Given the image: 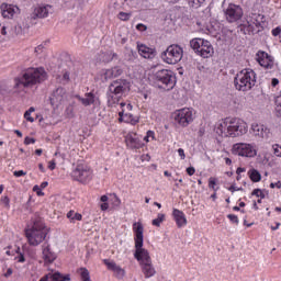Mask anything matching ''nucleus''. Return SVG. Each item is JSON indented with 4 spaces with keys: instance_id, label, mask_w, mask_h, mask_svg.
Returning a JSON list of instances; mask_svg holds the SVG:
<instances>
[{
    "instance_id": "nucleus-52",
    "label": "nucleus",
    "mask_w": 281,
    "mask_h": 281,
    "mask_svg": "<svg viewBox=\"0 0 281 281\" xmlns=\"http://www.w3.org/2000/svg\"><path fill=\"white\" fill-rule=\"evenodd\" d=\"M13 175H14V177H23V176L27 175V172L20 170V171H14Z\"/></svg>"
},
{
    "instance_id": "nucleus-59",
    "label": "nucleus",
    "mask_w": 281,
    "mask_h": 281,
    "mask_svg": "<svg viewBox=\"0 0 281 281\" xmlns=\"http://www.w3.org/2000/svg\"><path fill=\"white\" fill-rule=\"evenodd\" d=\"M110 207V205L106 202H103V204H101V211H106Z\"/></svg>"
},
{
    "instance_id": "nucleus-27",
    "label": "nucleus",
    "mask_w": 281,
    "mask_h": 281,
    "mask_svg": "<svg viewBox=\"0 0 281 281\" xmlns=\"http://www.w3.org/2000/svg\"><path fill=\"white\" fill-rule=\"evenodd\" d=\"M204 42L205 40L202 38H193L190 41V47L191 49H194V52L199 53Z\"/></svg>"
},
{
    "instance_id": "nucleus-16",
    "label": "nucleus",
    "mask_w": 281,
    "mask_h": 281,
    "mask_svg": "<svg viewBox=\"0 0 281 281\" xmlns=\"http://www.w3.org/2000/svg\"><path fill=\"white\" fill-rule=\"evenodd\" d=\"M40 281H70V276L60 272H49L41 278Z\"/></svg>"
},
{
    "instance_id": "nucleus-53",
    "label": "nucleus",
    "mask_w": 281,
    "mask_h": 281,
    "mask_svg": "<svg viewBox=\"0 0 281 281\" xmlns=\"http://www.w3.org/2000/svg\"><path fill=\"white\" fill-rule=\"evenodd\" d=\"M194 172H195L194 167L187 168V173L189 175V177H192V175H194Z\"/></svg>"
},
{
    "instance_id": "nucleus-35",
    "label": "nucleus",
    "mask_w": 281,
    "mask_h": 281,
    "mask_svg": "<svg viewBox=\"0 0 281 281\" xmlns=\"http://www.w3.org/2000/svg\"><path fill=\"white\" fill-rule=\"evenodd\" d=\"M266 193L268 194V191L266 190H260V189H254V191L251 192V194L254 196H257L259 199H266Z\"/></svg>"
},
{
    "instance_id": "nucleus-55",
    "label": "nucleus",
    "mask_w": 281,
    "mask_h": 281,
    "mask_svg": "<svg viewBox=\"0 0 281 281\" xmlns=\"http://www.w3.org/2000/svg\"><path fill=\"white\" fill-rule=\"evenodd\" d=\"M48 168H49V170H54L56 168V161L55 160H50L48 162Z\"/></svg>"
},
{
    "instance_id": "nucleus-44",
    "label": "nucleus",
    "mask_w": 281,
    "mask_h": 281,
    "mask_svg": "<svg viewBox=\"0 0 281 281\" xmlns=\"http://www.w3.org/2000/svg\"><path fill=\"white\" fill-rule=\"evenodd\" d=\"M227 218L231 220L232 223L239 224V220H238L237 216L234 215V214L227 215Z\"/></svg>"
},
{
    "instance_id": "nucleus-8",
    "label": "nucleus",
    "mask_w": 281,
    "mask_h": 281,
    "mask_svg": "<svg viewBox=\"0 0 281 281\" xmlns=\"http://www.w3.org/2000/svg\"><path fill=\"white\" fill-rule=\"evenodd\" d=\"M155 78L157 82L161 83V86H159L160 89H165L167 91H170V89H175L177 77H175V72H172L171 70H167V69L158 70L155 74Z\"/></svg>"
},
{
    "instance_id": "nucleus-14",
    "label": "nucleus",
    "mask_w": 281,
    "mask_h": 281,
    "mask_svg": "<svg viewBox=\"0 0 281 281\" xmlns=\"http://www.w3.org/2000/svg\"><path fill=\"white\" fill-rule=\"evenodd\" d=\"M257 61L265 69H273V57L262 50L257 53Z\"/></svg>"
},
{
    "instance_id": "nucleus-21",
    "label": "nucleus",
    "mask_w": 281,
    "mask_h": 281,
    "mask_svg": "<svg viewBox=\"0 0 281 281\" xmlns=\"http://www.w3.org/2000/svg\"><path fill=\"white\" fill-rule=\"evenodd\" d=\"M243 172H247V176L248 177H262V172L257 170L256 168L254 167H248V168H245V167H238L237 170H236V175L238 177H240V175Z\"/></svg>"
},
{
    "instance_id": "nucleus-23",
    "label": "nucleus",
    "mask_w": 281,
    "mask_h": 281,
    "mask_svg": "<svg viewBox=\"0 0 281 281\" xmlns=\"http://www.w3.org/2000/svg\"><path fill=\"white\" fill-rule=\"evenodd\" d=\"M138 54L143 56V58H153L155 56V49L144 45L137 44Z\"/></svg>"
},
{
    "instance_id": "nucleus-30",
    "label": "nucleus",
    "mask_w": 281,
    "mask_h": 281,
    "mask_svg": "<svg viewBox=\"0 0 281 281\" xmlns=\"http://www.w3.org/2000/svg\"><path fill=\"white\" fill-rule=\"evenodd\" d=\"M89 168L86 166V165H78L77 168H76V172H78L79 177H89V175H91L89 172Z\"/></svg>"
},
{
    "instance_id": "nucleus-63",
    "label": "nucleus",
    "mask_w": 281,
    "mask_h": 281,
    "mask_svg": "<svg viewBox=\"0 0 281 281\" xmlns=\"http://www.w3.org/2000/svg\"><path fill=\"white\" fill-rule=\"evenodd\" d=\"M147 137H151L153 139H155V132H153V131H148L147 132Z\"/></svg>"
},
{
    "instance_id": "nucleus-34",
    "label": "nucleus",
    "mask_w": 281,
    "mask_h": 281,
    "mask_svg": "<svg viewBox=\"0 0 281 281\" xmlns=\"http://www.w3.org/2000/svg\"><path fill=\"white\" fill-rule=\"evenodd\" d=\"M72 181H77L78 183L82 186H87L90 183L91 179L87 177H75L72 178Z\"/></svg>"
},
{
    "instance_id": "nucleus-50",
    "label": "nucleus",
    "mask_w": 281,
    "mask_h": 281,
    "mask_svg": "<svg viewBox=\"0 0 281 281\" xmlns=\"http://www.w3.org/2000/svg\"><path fill=\"white\" fill-rule=\"evenodd\" d=\"M280 34H281V27L280 26L272 30V35L273 36H280Z\"/></svg>"
},
{
    "instance_id": "nucleus-31",
    "label": "nucleus",
    "mask_w": 281,
    "mask_h": 281,
    "mask_svg": "<svg viewBox=\"0 0 281 281\" xmlns=\"http://www.w3.org/2000/svg\"><path fill=\"white\" fill-rule=\"evenodd\" d=\"M103 265H105L106 268H108V270L111 271V272H112V271H115V270H117V269L121 268L120 265H116L115 261H112V260H110V259L103 260Z\"/></svg>"
},
{
    "instance_id": "nucleus-1",
    "label": "nucleus",
    "mask_w": 281,
    "mask_h": 281,
    "mask_svg": "<svg viewBox=\"0 0 281 281\" xmlns=\"http://www.w3.org/2000/svg\"><path fill=\"white\" fill-rule=\"evenodd\" d=\"M133 232H134V243H135V251L134 258L138 261L140 271L143 272L145 279L153 278L157 271H155L153 260L150 257V252L143 248L144 246V227L140 222H135L133 224Z\"/></svg>"
},
{
    "instance_id": "nucleus-37",
    "label": "nucleus",
    "mask_w": 281,
    "mask_h": 281,
    "mask_svg": "<svg viewBox=\"0 0 281 281\" xmlns=\"http://www.w3.org/2000/svg\"><path fill=\"white\" fill-rule=\"evenodd\" d=\"M164 221H165V214L159 213V214H158V218L153 220V226H155V227H160V226H161V223H162Z\"/></svg>"
},
{
    "instance_id": "nucleus-19",
    "label": "nucleus",
    "mask_w": 281,
    "mask_h": 281,
    "mask_svg": "<svg viewBox=\"0 0 281 281\" xmlns=\"http://www.w3.org/2000/svg\"><path fill=\"white\" fill-rule=\"evenodd\" d=\"M42 256L44 258L45 263L52 265L56 260L55 252L50 251L49 245L44 244L42 246Z\"/></svg>"
},
{
    "instance_id": "nucleus-60",
    "label": "nucleus",
    "mask_w": 281,
    "mask_h": 281,
    "mask_svg": "<svg viewBox=\"0 0 281 281\" xmlns=\"http://www.w3.org/2000/svg\"><path fill=\"white\" fill-rule=\"evenodd\" d=\"M24 261H26V259L22 254H20V256L18 257V262L23 263Z\"/></svg>"
},
{
    "instance_id": "nucleus-32",
    "label": "nucleus",
    "mask_w": 281,
    "mask_h": 281,
    "mask_svg": "<svg viewBox=\"0 0 281 281\" xmlns=\"http://www.w3.org/2000/svg\"><path fill=\"white\" fill-rule=\"evenodd\" d=\"M114 278H116L117 280H123V278H125V269H122L121 267L112 270Z\"/></svg>"
},
{
    "instance_id": "nucleus-3",
    "label": "nucleus",
    "mask_w": 281,
    "mask_h": 281,
    "mask_svg": "<svg viewBox=\"0 0 281 281\" xmlns=\"http://www.w3.org/2000/svg\"><path fill=\"white\" fill-rule=\"evenodd\" d=\"M217 135L224 137H240L247 133V123L240 119H232L216 127Z\"/></svg>"
},
{
    "instance_id": "nucleus-10",
    "label": "nucleus",
    "mask_w": 281,
    "mask_h": 281,
    "mask_svg": "<svg viewBox=\"0 0 281 281\" xmlns=\"http://www.w3.org/2000/svg\"><path fill=\"white\" fill-rule=\"evenodd\" d=\"M243 8L236 4H228L227 9L225 10V18L228 23H237L243 19Z\"/></svg>"
},
{
    "instance_id": "nucleus-54",
    "label": "nucleus",
    "mask_w": 281,
    "mask_h": 281,
    "mask_svg": "<svg viewBox=\"0 0 281 281\" xmlns=\"http://www.w3.org/2000/svg\"><path fill=\"white\" fill-rule=\"evenodd\" d=\"M178 155L181 157V159H186V151L183 150V148L178 149Z\"/></svg>"
},
{
    "instance_id": "nucleus-40",
    "label": "nucleus",
    "mask_w": 281,
    "mask_h": 281,
    "mask_svg": "<svg viewBox=\"0 0 281 281\" xmlns=\"http://www.w3.org/2000/svg\"><path fill=\"white\" fill-rule=\"evenodd\" d=\"M119 19H120L121 21H128V19H131V13L120 12V13H119Z\"/></svg>"
},
{
    "instance_id": "nucleus-45",
    "label": "nucleus",
    "mask_w": 281,
    "mask_h": 281,
    "mask_svg": "<svg viewBox=\"0 0 281 281\" xmlns=\"http://www.w3.org/2000/svg\"><path fill=\"white\" fill-rule=\"evenodd\" d=\"M120 105H121L122 108L125 106V109H123V110H125V113H126V111H132V110H133V105H131V103H128V104L126 105V103L121 102Z\"/></svg>"
},
{
    "instance_id": "nucleus-12",
    "label": "nucleus",
    "mask_w": 281,
    "mask_h": 281,
    "mask_svg": "<svg viewBox=\"0 0 281 281\" xmlns=\"http://www.w3.org/2000/svg\"><path fill=\"white\" fill-rule=\"evenodd\" d=\"M67 100V91L65 88L59 87L56 90H54L49 97V102L54 109H58L63 102Z\"/></svg>"
},
{
    "instance_id": "nucleus-6",
    "label": "nucleus",
    "mask_w": 281,
    "mask_h": 281,
    "mask_svg": "<svg viewBox=\"0 0 281 281\" xmlns=\"http://www.w3.org/2000/svg\"><path fill=\"white\" fill-rule=\"evenodd\" d=\"M26 239L31 246H38L47 237V228H45L43 222L36 220L33 227L25 229Z\"/></svg>"
},
{
    "instance_id": "nucleus-15",
    "label": "nucleus",
    "mask_w": 281,
    "mask_h": 281,
    "mask_svg": "<svg viewBox=\"0 0 281 281\" xmlns=\"http://www.w3.org/2000/svg\"><path fill=\"white\" fill-rule=\"evenodd\" d=\"M250 131L255 137H261V139L269 137V128L262 124L254 123Z\"/></svg>"
},
{
    "instance_id": "nucleus-39",
    "label": "nucleus",
    "mask_w": 281,
    "mask_h": 281,
    "mask_svg": "<svg viewBox=\"0 0 281 281\" xmlns=\"http://www.w3.org/2000/svg\"><path fill=\"white\" fill-rule=\"evenodd\" d=\"M128 63H135L137 60V52L131 50V53L127 56Z\"/></svg>"
},
{
    "instance_id": "nucleus-38",
    "label": "nucleus",
    "mask_w": 281,
    "mask_h": 281,
    "mask_svg": "<svg viewBox=\"0 0 281 281\" xmlns=\"http://www.w3.org/2000/svg\"><path fill=\"white\" fill-rule=\"evenodd\" d=\"M205 0H188V3L190 8H201V3H203Z\"/></svg>"
},
{
    "instance_id": "nucleus-5",
    "label": "nucleus",
    "mask_w": 281,
    "mask_h": 281,
    "mask_svg": "<svg viewBox=\"0 0 281 281\" xmlns=\"http://www.w3.org/2000/svg\"><path fill=\"white\" fill-rule=\"evenodd\" d=\"M234 85L237 91H251L256 85V72L251 69L240 70L234 78Z\"/></svg>"
},
{
    "instance_id": "nucleus-46",
    "label": "nucleus",
    "mask_w": 281,
    "mask_h": 281,
    "mask_svg": "<svg viewBox=\"0 0 281 281\" xmlns=\"http://www.w3.org/2000/svg\"><path fill=\"white\" fill-rule=\"evenodd\" d=\"M30 115H32V113H30V111H26V112L24 113L25 120H27V122H34V117H32V116H30Z\"/></svg>"
},
{
    "instance_id": "nucleus-51",
    "label": "nucleus",
    "mask_w": 281,
    "mask_h": 281,
    "mask_svg": "<svg viewBox=\"0 0 281 281\" xmlns=\"http://www.w3.org/2000/svg\"><path fill=\"white\" fill-rule=\"evenodd\" d=\"M15 34H23V26L21 24L15 25Z\"/></svg>"
},
{
    "instance_id": "nucleus-47",
    "label": "nucleus",
    "mask_w": 281,
    "mask_h": 281,
    "mask_svg": "<svg viewBox=\"0 0 281 281\" xmlns=\"http://www.w3.org/2000/svg\"><path fill=\"white\" fill-rule=\"evenodd\" d=\"M61 81L64 82V85H67V82H69V74L67 71L63 75Z\"/></svg>"
},
{
    "instance_id": "nucleus-41",
    "label": "nucleus",
    "mask_w": 281,
    "mask_h": 281,
    "mask_svg": "<svg viewBox=\"0 0 281 281\" xmlns=\"http://www.w3.org/2000/svg\"><path fill=\"white\" fill-rule=\"evenodd\" d=\"M228 191H231L232 193H235L236 191H243L241 187H236V183L233 182L231 187H228Z\"/></svg>"
},
{
    "instance_id": "nucleus-7",
    "label": "nucleus",
    "mask_w": 281,
    "mask_h": 281,
    "mask_svg": "<svg viewBox=\"0 0 281 281\" xmlns=\"http://www.w3.org/2000/svg\"><path fill=\"white\" fill-rule=\"evenodd\" d=\"M160 57L167 65H177L183 58V48L177 44L170 45L161 53Z\"/></svg>"
},
{
    "instance_id": "nucleus-17",
    "label": "nucleus",
    "mask_w": 281,
    "mask_h": 281,
    "mask_svg": "<svg viewBox=\"0 0 281 281\" xmlns=\"http://www.w3.org/2000/svg\"><path fill=\"white\" fill-rule=\"evenodd\" d=\"M198 54L202 56V58H210L214 55V47L212 46V43L210 41H205L202 43L200 50H198Z\"/></svg>"
},
{
    "instance_id": "nucleus-64",
    "label": "nucleus",
    "mask_w": 281,
    "mask_h": 281,
    "mask_svg": "<svg viewBox=\"0 0 281 281\" xmlns=\"http://www.w3.org/2000/svg\"><path fill=\"white\" fill-rule=\"evenodd\" d=\"M101 202L106 203L108 202V196L106 195L101 196Z\"/></svg>"
},
{
    "instance_id": "nucleus-57",
    "label": "nucleus",
    "mask_w": 281,
    "mask_h": 281,
    "mask_svg": "<svg viewBox=\"0 0 281 281\" xmlns=\"http://www.w3.org/2000/svg\"><path fill=\"white\" fill-rule=\"evenodd\" d=\"M12 273H13V270H12L11 268H9V269H8V271H7V272H4V278H9V277H11V276H12Z\"/></svg>"
},
{
    "instance_id": "nucleus-11",
    "label": "nucleus",
    "mask_w": 281,
    "mask_h": 281,
    "mask_svg": "<svg viewBox=\"0 0 281 281\" xmlns=\"http://www.w3.org/2000/svg\"><path fill=\"white\" fill-rule=\"evenodd\" d=\"M175 121L180 125V126H188L190 122L194 120L192 115V110L190 108H183L181 110H178L175 113Z\"/></svg>"
},
{
    "instance_id": "nucleus-58",
    "label": "nucleus",
    "mask_w": 281,
    "mask_h": 281,
    "mask_svg": "<svg viewBox=\"0 0 281 281\" xmlns=\"http://www.w3.org/2000/svg\"><path fill=\"white\" fill-rule=\"evenodd\" d=\"M272 87H278V85H280V80H278L277 78H273L271 81Z\"/></svg>"
},
{
    "instance_id": "nucleus-4",
    "label": "nucleus",
    "mask_w": 281,
    "mask_h": 281,
    "mask_svg": "<svg viewBox=\"0 0 281 281\" xmlns=\"http://www.w3.org/2000/svg\"><path fill=\"white\" fill-rule=\"evenodd\" d=\"M131 91V81L126 79H117L111 82L109 86L108 105L113 108L120 104L122 95Z\"/></svg>"
},
{
    "instance_id": "nucleus-26",
    "label": "nucleus",
    "mask_w": 281,
    "mask_h": 281,
    "mask_svg": "<svg viewBox=\"0 0 281 281\" xmlns=\"http://www.w3.org/2000/svg\"><path fill=\"white\" fill-rule=\"evenodd\" d=\"M248 25H249V27H251V25H256V27H263L265 15L254 14L251 16L250 21H248Z\"/></svg>"
},
{
    "instance_id": "nucleus-48",
    "label": "nucleus",
    "mask_w": 281,
    "mask_h": 281,
    "mask_svg": "<svg viewBox=\"0 0 281 281\" xmlns=\"http://www.w3.org/2000/svg\"><path fill=\"white\" fill-rule=\"evenodd\" d=\"M136 30H138L139 32H146V30H148V27L144 24H137Z\"/></svg>"
},
{
    "instance_id": "nucleus-18",
    "label": "nucleus",
    "mask_w": 281,
    "mask_h": 281,
    "mask_svg": "<svg viewBox=\"0 0 281 281\" xmlns=\"http://www.w3.org/2000/svg\"><path fill=\"white\" fill-rule=\"evenodd\" d=\"M1 14L3 19H12L14 14H16V11L19 10V7H14L12 4L2 3L0 5Z\"/></svg>"
},
{
    "instance_id": "nucleus-36",
    "label": "nucleus",
    "mask_w": 281,
    "mask_h": 281,
    "mask_svg": "<svg viewBox=\"0 0 281 281\" xmlns=\"http://www.w3.org/2000/svg\"><path fill=\"white\" fill-rule=\"evenodd\" d=\"M274 104H276V113L278 117H281V95L274 99Z\"/></svg>"
},
{
    "instance_id": "nucleus-29",
    "label": "nucleus",
    "mask_w": 281,
    "mask_h": 281,
    "mask_svg": "<svg viewBox=\"0 0 281 281\" xmlns=\"http://www.w3.org/2000/svg\"><path fill=\"white\" fill-rule=\"evenodd\" d=\"M67 218L70 220V223H75L76 221L80 222L83 216L80 213H75V211H68Z\"/></svg>"
},
{
    "instance_id": "nucleus-2",
    "label": "nucleus",
    "mask_w": 281,
    "mask_h": 281,
    "mask_svg": "<svg viewBox=\"0 0 281 281\" xmlns=\"http://www.w3.org/2000/svg\"><path fill=\"white\" fill-rule=\"evenodd\" d=\"M45 80H47L45 68H29L14 78V89L24 91V89H32V87L45 82Z\"/></svg>"
},
{
    "instance_id": "nucleus-28",
    "label": "nucleus",
    "mask_w": 281,
    "mask_h": 281,
    "mask_svg": "<svg viewBox=\"0 0 281 281\" xmlns=\"http://www.w3.org/2000/svg\"><path fill=\"white\" fill-rule=\"evenodd\" d=\"M207 188L213 192H217L220 190V180L216 178H210L207 181Z\"/></svg>"
},
{
    "instance_id": "nucleus-9",
    "label": "nucleus",
    "mask_w": 281,
    "mask_h": 281,
    "mask_svg": "<svg viewBox=\"0 0 281 281\" xmlns=\"http://www.w3.org/2000/svg\"><path fill=\"white\" fill-rule=\"evenodd\" d=\"M232 153L233 155H238V157H256L257 155L254 146L246 143H237L233 145Z\"/></svg>"
},
{
    "instance_id": "nucleus-61",
    "label": "nucleus",
    "mask_w": 281,
    "mask_h": 281,
    "mask_svg": "<svg viewBox=\"0 0 281 281\" xmlns=\"http://www.w3.org/2000/svg\"><path fill=\"white\" fill-rule=\"evenodd\" d=\"M175 182H176V187H180V186H182V183H183V179H175Z\"/></svg>"
},
{
    "instance_id": "nucleus-42",
    "label": "nucleus",
    "mask_w": 281,
    "mask_h": 281,
    "mask_svg": "<svg viewBox=\"0 0 281 281\" xmlns=\"http://www.w3.org/2000/svg\"><path fill=\"white\" fill-rule=\"evenodd\" d=\"M43 189L40 188V186H34L33 191L36 193L38 196H44V192L42 191Z\"/></svg>"
},
{
    "instance_id": "nucleus-20",
    "label": "nucleus",
    "mask_w": 281,
    "mask_h": 281,
    "mask_svg": "<svg viewBox=\"0 0 281 281\" xmlns=\"http://www.w3.org/2000/svg\"><path fill=\"white\" fill-rule=\"evenodd\" d=\"M124 74V70L120 66L106 69L103 74L104 80H111L112 78H117Z\"/></svg>"
},
{
    "instance_id": "nucleus-13",
    "label": "nucleus",
    "mask_w": 281,
    "mask_h": 281,
    "mask_svg": "<svg viewBox=\"0 0 281 281\" xmlns=\"http://www.w3.org/2000/svg\"><path fill=\"white\" fill-rule=\"evenodd\" d=\"M49 10H52V5H40L36 7L31 13V21H36V19H47L49 16Z\"/></svg>"
},
{
    "instance_id": "nucleus-49",
    "label": "nucleus",
    "mask_w": 281,
    "mask_h": 281,
    "mask_svg": "<svg viewBox=\"0 0 281 281\" xmlns=\"http://www.w3.org/2000/svg\"><path fill=\"white\" fill-rule=\"evenodd\" d=\"M270 188L271 189H274V188L281 189V181L270 182Z\"/></svg>"
},
{
    "instance_id": "nucleus-25",
    "label": "nucleus",
    "mask_w": 281,
    "mask_h": 281,
    "mask_svg": "<svg viewBox=\"0 0 281 281\" xmlns=\"http://www.w3.org/2000/svg\"><path fill=\"white\" fill-rule=\"evenodd\" d=\"M77 100L83 104V106H91L95 102V95L92 92L86 93V98L76 95Z\"/></svg>"
},
{
    "instance_id": "nucleus-22",
    "label": "nucleus",
    "mask_w": 281,
    "mask_h": 281,
    "mask_svg": "<svg viewBox=\"0 0 281 281\" xmlns=\"http://www.w3.org/2000/svg\"><path fill=\"white\" fill-rule=\"evenodd\" d=\"M125 142L130 148H142L144 146V143L137 137V134L127 135Z\"/></svg>"
},
{
    "instance_id": "nucleus-33",
    "label": "nucleus",
    "mask_w": 281,
    "mask_h": 281,
    "mask_svg": "<svg viewBox=\"0 0 281 281\" xmlns=\"http://www.w3.org/2000/svg\"><path fill=\"white\" fill-rule=\"evenodd\" d=\"M80 277H81V281H91L90 272L86 268L80 269Z\"/></svg>"
},
{
    "instance_id": "nucleus-56",
    "label": "nucleus",
    "mask_w": 281,
    "mask_h": 281,
    "mask_svg": "<svg viewBox=\"0 0 281 281\" xmlns=\"http://www.w3.org/2000/svg\"><path fill=\"white\" fill-rule=\"evenodd\" d=\"M0 202H2L4 204V206L9 207V198L8 196H3L2 200H0Z\"/></svg>"
},
{
    "instance_id": "nucleus-62",
    "label": "nucleus",
    "mask_w": 281,
    "mask_h": 281,
    "mask_svg": "<svg viewBox=\"0 0 281 281\" xmlns=\"http://www.w3.org/2000/svg\"><path fill=\"white\" fill-rule=\"evenodd\" d=\"M249 179H251L252 182H260L261 181V177H251Z\"/></svg>"
},
{
    "instance_id": "nucleus-24",
    "label": "nucleus",
    "mask_w": 281,
    "mask_h": 281,
    "mask_svg": "<svg viewBox=\"0 0 281 281\" xmlns=\"http://www.w3.org/2000/svg\"><path fill=\"white\" fill-rule=\"evenodd\" d=\"M173 218L179 228L188 224V220H186L183 211H179L178 209L173 210Z\"/></svg>"
},
{
    "instance_id": "nucleus-43",
    "label": "nucleus",
    "mask_w": 281,
    "mask_h": 281,
    "mask_svg": "<svg viewBox=\"0 0 281 281\" xmlns=\"http://www.w3.org/2000/svg\"><path fill=\"white\" fill-rule=\"evenodd\" d=\"M24 144H25L26 146H30V144H36V138H32V137H30V136H26V137L24 138Z\"/></svg>"
}]
</instances>
